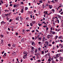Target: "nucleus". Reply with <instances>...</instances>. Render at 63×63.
<instances>
[{"label": "nucleus", "instance_id": "c85d7f7f", "mask_svg": "<svg viewBox=\"0 0 63 63\" xmlns=\"http://www.w3.org/2000/svg\"><path fill=\"white\" fill-rule=\"evenodd\" d=\"M30 25H31V26H33V24H32V23H30Z\"/></svg>", "mask_w": 63, "mask_h": 63}, {"label": "nucleus", "instance_id": "f257e3e1", "mask_svg": "<svg viewBox=\"0 0 63 63\" xmlns=\"http://www.w3.org/2000/svg\"><path fill=\"white\" fill-rule=\"evenodd\" d=\"M49 8H50V9H51L52 8V6L51 5H49Z\"/></svg>", "mask_w": 63, "mask_h": 63}, {"label": "nucleus", "instance_id": "680f3d73", "mask_svg": "<svg viewBox=\"0 0 63 63\" xmlns=\"http://www.w3.org/2000/svg\"><path fill=\"white\" fill-rule=\"evenodd\" d=\"M10 22H11L12 21V19H10Z\"/></svg>", "mask_w": 63, "mask_h": 63}, {"label": "nucleus", "instance_id": "6e6552de", "mask_svg": "<svg viewBox=\"0 0 63 63\" xmlns=\"http://www.w3.org/2000/svg\"><path fill=\"white\" fill-rule=\"evenodd\" d=\"M60 45L61 46V48H63V45H61V44H60Z\"/></svg>", "mask_w": 63, "mask_h": 63}, {"label": "nucleus", "instance_id": "13d9d810", "mask_svg": "<svg viewBox=\"0 0 63 63\" xmlns=\"http://www.w3.org/2000/svg\"><path fill=\"white\" fill-rule=\"evenodd\" d=\"M44 59H43L42 60V61H44Z\"/></svg>", "mask_w": 63, "mask_h": 63}, {"label": "nucleus", "instance_id": "49530a36", "mask_svg": "<svg viewBox=\"0 0 63 63\" xmlns=\"http://www.w3.org/2000/svg\"><path fill=\"white\" fill-rule=\"evenodd\" d=\"M34 31H34V30H33V31H32V33H33V32H34Z\"/></svg>", "mask_w": 63, "mask_h": 63}, {"label": "nucleus", "instance_id": "4be33fe9", "mask_svg": "<svg viewBox=\"0 0 63 63\" xmlns=\"http://www.w3.org/2000/svg\"><path fill=\"white\" fill-rule=\"evenodd\" d=\"M16 7V5H15V4L14 5V8Z\"/></svg>", "mask_w": 63, "mask_h": 63}, {"label": "nucleus", "instance_id": "6ab92c4d", "mask_svg": "<svg viewBox=\"0 0 63 63\" xmlns=\"http://www.w3.org/2000/svg\"><path fill=\"white\" fill-rule=\"evenodd\" d=\"M20 18L21 20H22L23 19V18L21 16L20 17Z\"/></svg>", "mask_w": 63, "mask_h": 63}, {"label": "nucleus", "instance_id": "dca6fc26", "mask_svg": "<svg viewBox=\"0 0 63 63\" xmlns=\"http://www.w3.org/2000/svg\"><path fill=\"white\" fill-rule=\"evenodd\" d=\"M21 42H24V39L23 38V39H21Z\"/></svg>", "mask_w": 63, "mask_h": 63}, {"label": "nucleus", "instance_id": "6e6d98bb", "mask_svg": "<svg viewBox=\"0 0 63 63\" xmlns=\"http://www.w3.org/2000/svg\"><path fill=\"white\" fill-rule=\"evenodd\" d=\"M47 54H46V55H45V56H46V57H47Z\"/></svg>", "mask_w": 63, "mask_h": 63}, {"label": "nucleus", "instance_id": "2f4dec72", "mask_svg": "<svg viewBox=\"0 0 63 63\" xmlns=\"http://www.w3.org/2000/svg\"><path fill=\"white\" fill-rule=\"evenodd\" d=\"M34 55H36V56H38L37 53H35Z\"/></svg>", "mask_w": 63, "mask_h": 63}, {"label": "nucleus", "instance_id": "58836bf2", "mask_svg": "<svg viewBox=\"0 0 63 63\" xmlns=\"http://www.w3.org/2000/svg\"><path fill=\"white\" fill-rule=\"evenodd\" d=\"M47 11L46 12H45V14L46 15V14H47Z\"/></svg>", "mask_w": 63, "mask_h": 63}, {"label": "nucleus", "instance_id": "f03ea898", "mask_svg": "<svg viewBox=\"0 0 63 63\" xmlns=\"http://www.w3.org/2000/svg\"><path fill=\"white\" fill-rule=\"evenodd\" d=\"M23 10H24V8H23L21 10V12L22 13H23Z\"/></svg>", "mask_w": 63, "mask_h": 63}, {"label": "nucleus", "instance_id": "473e14b6", "mask_svg": "<svg viewBox=\"0 0 63 63\" xmlns=\"http://www.w3.org/2000/svg\"><path fill=\"white\" fill-rule=\"evenodd\" d=\"M52 63H55L54 62V61L53 60L52 61Z\"/></svg>", "mask_w": 63, "mask_h": 63}, {"label": "nucleus", "instance_id": "0eeeda50", "mask_svg": "<svg viewBox=\"0 0 63 63\" xmlns=\"http://www.w3.org/2000/svg\"><path fill=\"white\" fill-rule=\"evenodd\" d=\"M52 34H55V32L53 31L52 32Z\"/></svg>", "mask_w": 63, "mask_h": 63}, {"label": "nucleus", "instance_id": "c756f323", "mask_svg": "<svg viewBox=\"0 0 63 63\" xmlns=\"http://www.w3.org/2000/svg\"><path fill=\"white\" fill-rule=\"evenodd\" d=\"M8 15H9L8 14H5V16H8Z\"/></svg>", "mask_w": 63, "mask_h": 63}, {"label": "nucleus", "instance_id": "de8ad7c7", "mask_svg": "<svg viewBox=\"0 0 63 63\" xmlns=\"http://www.w3.org/2000/svg\"><path fill=\"white\" fill-rule=\"evenodd\" d=\"M57 48H58V47H59L57 45Z\"/></svg>", "mask_w": 63, "mask_h": 63}, {"label": "nucleus", "instance_id": "4c0bfd02", "mask_svg": "<svg viewBox=\"0 0 63 63\" xmlns=\"http://www.w3.org/2000/svg\"><path fill=\"white\" fill-rule=\"evenodd\" d=\"M43 27H44L45 28H46V27H47L46 26H43Z\"/></svg>", "mask_w": 63, "mask_h": 63}, {"label": "nucleus", "instance_id": "a18cd8bd", "mask_svg": "<svg viewBox=\"0 0 63 63\" xmlns=\"http://www.w3.org/2000/svg\"><path fill=\"white\" fill-rule=\"evenodd\" d=\"M36 31H37V32H39V31L38 30L36 29Z\"/></svg>", "mask_w": 63, "mask_h": 63}, {"label": "nucleus", "instance_id": "603ef678", "mask_svg": "<svg viewBox=\"0 0 63 63\" xmlns=\"http://www.w3.org/2000/svg\"><path fill=\"white\" fill-rule=\"evenodd\" d=\"M53 28L52 27H51L50 28V30H52V28Z\"/></svg>", "mask_w": 63, "mask_h": 63}, {"label": "nucleus", "instance_id": "3c124183", "mask_svg": "<svg viewBox=\"0 0 63 63\" xmlns=\"http://www.w3.org/2000/svg\"><path fill=\"white\" fill-rule=\"evenodd\" d=\"M9 6H12L13 5H12V4H10V5H9Z\"/></svg>", "mask_w": 63, "mask_h": 63}, {"label": "nucleus", "instance_id": "4d7b16f0", "mask_svg": "<svg viewBox=\"0 0 63 63\" xmlns=\"http://www.w3.org/2000/svg\"><path fill=\"white\" fill-rule=\"evenodd\" d=\"M3 61H4V60H3V59L1 60V61L2 62H3Z\"/></svg>", "mask_w": 63, "mask_h": 63}, {"label": "nucleus", "instance_id": "72a5a7b5", "mask_svg": "<svg viewBox=\"0 0 63 63\" xmlns=\"http://www.w3.org/2000/svg\"><path fill=\"white\" fill-rule=\"evenodd\" d=\"M38 49L39 51L40 50H41V48H38Z\"/></svg>", "mask_w": 63, "mask_h": 63}, {"label": "nucleus", "instance_id": "4468645a", "mask_svg": "<svg viewBox=\"0 0 63 63\" xmlns=\"http://www.w3.org/2000/svg\"><path fill=\"white\" fill-rule=\"evenodd\" d=\"M58 16H58V17L59 18H60V19H61V16H60L59 15H58Z\"/></svg>", "mask_w": 63, "mask_h": 63}, {"label": "nucleus", "instance_id": "1a4fd4ad", "mask_svg": "<svg viewBox=\"0 0 63 63\" xmlns=\"http://www.w3.org/2000/svg\"><path fill=\"white\" fill-rule=\"evenodd\" d=\"M1 43L2 44H3V39H1Z\"/></svg>", "mask_w": 63, "mask_h": 63}, {"label": "nucleus", "instance_id": "f8f14e48", "mask_svg": "<svg viewBox=\"0 0 63 63\" xmlns=\"http://www.w3.org/2000/svg\"><path fill=\"white\" fill-rule=\"evenodd\" d=\"M4 22L3 21H2L1 22V24H4Z\"/></svg>", "mask_w": 63, "mask_h": 63}, {"label": "nucleus", "instance_id": "9b49d317", "mask_svg": "<svg viewBox=\"0 0 63 63\" xmlns=\"http://www.w3.org/2000/svg\"><path fill=\"white\" fill-rule=\"evenodd\" d=\"M12 47H16V44H13V45H12Z\"/></svg>", "mask_w": 63, "mask_h": 63}, {"label": "nucleus", "instance_id": "f3484780", "mask_svg": "<svg viewBox=\"0 0 63 63\" xmlns=\"http://www.w3.org/2000/svg\"><path fill=\"white\" fill-rule=\"evenodd\" d=\"M51 11H52L54 13L55 10H54L53 9H52V10H51Z\"/></svg>", "mask_w": 63, "mask_h": 63}, {"label": "nucleus", "instance_id": "7c9ffc66", "mask_svg": "<svg viewBox=\"0 0 63 63\" xmlns=\"http://www.w3.org/2000/svg\"><path fill=\"white\" fill-rule=\"evenodd\" d=\"M45 44H48V42L47 41H46L45 42Z\"/></svg>", "mask_w": 63, "mask_h": 63}, {"label": "nucleus", "instance_id": "864d4df0", "mask_svg": "<svg viewBox=\"0 0 63 63\" xmlns=\"http://www.w3.org/2000/svg\"><path fill=\"white\" fill-rule=\"evenodd\" d=\"M30 16L31 17V18H32V15H31Z\"/></svg>", "mask_w": 63, "mask_h": 63}, {"label": "nucleus", "instance_id": "c03bdc74", "mask_svg": "<svg viewBox=\"0 0 63 63\" xmlns=\"http://www.w3.org/2000/svg\"><path fill=\"white\" fill-rule=\"evenodd\" d=\"M46 29V30H48V28L47 27Z\"/></svg>", "mask_w": 63, "mask_h": 63}, {"label": "nucleus", "instance_id": "412c9836", "mask_svg": "<svg viewBox=\"0 0 63 63\" xmlns=\"http://www.w3.org/2000/svg\"><path fill=\"white\" fill-rule=\"evenodd\" d=\"M56 57H59V56H58V54H57V55L56 56Z\"/></svg>", "mask_w": 63, "mask_h": 63}, {"label": "nucleus", "instance_id": "338daca9", "mask_svg": "<svg viewBox=\"0 0 63 63\" xmlns=\"http://www.w3.org/2000/svg\"><path fill=\"white\" fill-rule=\"evenodd\" d=\"M32 39L33 40H34V39H35V38H34L33 37L32 38Z\"/></svg>", "mask_w": 63, "mask_h": 63}, {"label": "nucleus", "instance_id": "37998d69", "mask_svg": "<svg viewBox=\"0 0 63 63\" xmlns=\"http://www.w3.org/2000/svg\"><path fill=\"white\" fill-rule=\"evenodd\" d=\"M1 37H2L3 38V37H4V36L2 35H1Z\"/></svg>", "mask_w": 63, "mask_h": 63}, {"label": "nucleus", "instance_id": "423d86ee", "mask_svg": "<svg viewBox=\"0 0 63 63\" xmlns=\"http://www.w3.org/2000/svg\"><path fill=\"white\" fill-rule=\"evenodd\" d=\"M27 56V54H26V55H24L23 56V58L24 59H25V57H25L26 56Z\"/></svg>", "mask_w": 63, "mask_h": 63}, {"label": "nucleus", "instance_id": "bf43d9fd", "mask_svg": "<svg viewBox=\"0 0 63 63\" xmlns=\"http://www.w3.org/2000/svg\"><path fill=\"white\" fill-rule=\"evenodd\" d=\"M37 37H36L35 38V40H36L37 39Z\"/></svg>", "mask_w": 63, "mask_h": 63}, {"label": "nucleus", "instance_id": "bb28decb", "mask_svg": "<svg viewBox=\"0 0 63 63\" xmlns=\"http://www.w3.org/2000/svg\"><path fill=\"white\" fill-rule=\"evenodd\" d=\"M31 48H32V50H33V49H34V47H32Z\"/></svg>", "mask_w": 63, "mask_h": 63}, {"label": "nucleus", "instance_id": "c9c22d12", "mask_svg": "<svg viewBox=\"0 0 63 63\" xmlns=\"http://www.w3.org/2000/svg\"><path fill=\"white\" fill-rule=\"evenodd\" d=\"M8 30H9V31H10L11 30V29H10V28H8Z\"/></svg>", "mask_w": 63, "mask_h": 63}, {"label": "nucleus", "instance_id": "052dcab7", "mask_svg": "<svg viewBox=\"0 0 63 63\" xmlns=\"http://www.w3.org/2000/svg\"><path fill=\"white\" fill-rule=\"evenodd\" d=\"M39 2H40V3H43V2H42V1H40Z\"/></svg>", "mask_w": 63, "mask_h": 63}, {"label": "nucleus", "instance_id": "2eb2a0df", "mask_svg": "<svg viewBox=\"0 0 63 63\" xmlns=\"http://www.w3.org/2000/svg\"><path fill=\"white\" fill-rule=\"evenodd\" d=\"M25 11H26V10H28V8H27V7H26L25 8Z\"/></svg>", "mask_w": 63, "mask_h": 63}, {"label": "nucleus", "instance_id": "393cba45", "mask_svg": "<svg viewBox=\"0 0 63 63\" xmlns=\"http://www.w3.org/2000/svg\"><path fill=\"white\" fill-rule=\"evenodd\" d=\"M42 23H44V24H46V23H45V21H44Z\"/></svg>", "mask_w": 63, "mask_h": 63}, {"label": "nucleus", "instance_id": "7ed1b4c3", "mask_svg": "<svg viewBox=\"0 0 63 63\" xmlns=\"http://www.w3.org/2000/svg\"><path fill=\"white\" fill-rule=\"evenodd\" d=\"M32 44L33 46V45L34 46V45H35V43L34 42H33L32 43Z\"/></svg>", "mask_w": 63, "mask_h": 63}, {"label": "nucleus", "instance_id": "f704fd0d", "mask_svg": "<svg viewBox=\"0 0 63 63\" xmlns=\"http://www.w3.org/2000/svg\"><path fill=\"white\" fill-rule=\"evenodd\" d=\"M63 12H61L60 13L61 15H63Z\"/></svg>", "mask_w": 63, "mask_h": 63}, {"label": "nucleus", "instance_id": "aec40b11", "mask_svg": "<svg viewBox=\"0 0 63 63\" xmlns=\"http://www.w3.org/2000/svg\"><path fill=\"white\" fill-rule=\"evenodd\" d=\"M37 51H38V50H37V49L35 50V53H36V52H37Z\"/></svg>", "mask_w": 63, "mask_h": 63}, {"label": "nucleus", "instance_id": "5701e85b", "mask_svg": "<svg viewBox=\"0 0 63 63\" xmlns=\"http://www.w3.org/2000/svg\"><path fill=\"white\" fill-rule=\"evenodd\" d=\"M62 38V36H60L59 37H58L59 39H61Z\"/></svg>", "mask_w": 63, "mask_h": 63}, {"label": "nucleus", "instance_id": "ddd939ff", "mask_svg": "<svg viewBox=\"0 0 63 63\" xmlns=\"http://www.w3.org/2000/svg\"><path fill=\"white\" fill-rule=\"evenodd\" d=\"M18 18H19V17L17 16V17L16 18V20H18Z\"/></svg>", "mask_w": 63, "mask_h": 63}, {"label": "nucleus", "instance_id": "a19ab883", "mask_svg": "<svg viewBox=\"0 0 63 63\" xmlns=\"http://www.w3.org/2000/svg\"><path fill=\"white\" fill-rule=\"evenodd\" d=\"M38 62H41V61L40 60H38L37 61Z\"/></svg>", "mask_w": 63, "mask_h": 63}, {"label": "nucleus", "instance_id": "e433bc0d", "mask_svg": "<svg viewBox=\"0 0 63 63\" xmlns=\"http://www.w3.org/2000/svg\"><path fill=\"white\" fill-rule=\"evenodd\" d=\"M60 29H58L57 30V31H58V32L59 31H60Z\"/></svg>", "mask_w": 63, "mask_h": 63}, {"label": "nucleus", "instance_id": "e2e57ef3", "mask_svg": "<svg viewBox=\"0 0 63 63\" xmlns=\"http://www.w3.org/2000/svg\"><path fill=\"white\" fill-rule=\"evenodd\" d=\"M32 58H34V59H35V56H33L32 57Z\"/></svg>", "mask_w": 63, "mask_h": 63}, {"label": "nucleus", "instance_id": "20e7f679", "mask_svg": "<svg viewBox=\"0 0 63 63\" xmlns=\"http://www.w3.org/2000/svg\"><path fill=\"white\" fill-rule=\"evenodd\" d=\"M23 54H24V55H25V54L26 55V54H27V52L26 51H24L23 52Z\"/></svg>", "mask_w": 63, "mask_h": 63}, {"label": "nucleus", "instance_id": "a878e982", "mask_svg": "<svg viewBox=\"0 0 63 63\" xmlns=\"http://www.w3.org/2000/svg\"><path fill=\"white\" fill-rule=\"evenodd\" d=\"M0 2H1V3H2V4H3V1H2V0H0Z\"/></svg>", "mask_w": 63, "mask_h": 63}, {"label": "nucleus", "instance_id": "5fc2aeb1", "mask_svg": "<svg viewBox=\"0 0 63 63\" xmlns=\"http://www.w3.org/2000/svg\"><path fill=\"white\" fill-rule=\"evenodd\" d=\"M6 53H5L4 54V56H6Z\"/></svg>", "mask_w": 63, "mask_h": 63}, {"label": "nucleus", "instance_id": "ea45409f", "mask_svg": "<svg viewBox=\"0 0 63 63\" xmlns=\"http://www.w3.org/2000/svg\"><path fill=\"white\" fill-rule=\"evenodd\" d=\"M52 44L53 45L54 44V42L53 41V42H52Z\"/></svg>", "mask_w": 63, "mask_h": 63}, {"label": "nucleus", "instance_id": "79ce46f5", "mask_svg": "<svg viewBox=\"0 0 63 63\" xmlns=\"http://www.w3.org/2000/svg\"><path fill=\"white\" fill-rule=\"evenodd\" d=\"M44 53V52L43 51H42V54H43V53Z\"/></svg>", "mask_w": 63, "mask_h": 63}, {"label": "nucleus", "instance_id": "0e129e2a", "mask_svg": "<svg viewBox=\"0 0 63 63\" xmlns=\"http://www.w3.org/2000/svg\"><path fill=\"white\" fill-rule=\"evenodd\" d=\"M54 1H56V2L58 1V0H54Z\"/></svg>", "mask_w": 63, "mask_h": 63}, {"label": "nucleus", "instance_id": "cd10ccee", "mask_svg": "<svg viewBox=\"0 0 63 63\" xmlns=\"http://www.w3.org/2000/svg\"><path fill=\"white\" fill-rule=\"evenodd\" d=\"M57 21H58V23H59V20H57Z\"/></svg>", "mask_w": 63, "mask_h": 63}, {"label": "nucleus", "instance_id": "8fccbe9b", "mask_svg": "<svg viewBox=\"0 0 63 63\" xmlns=\"http://www.w3.org/2000/svg\"><path fill=\"white\" fill-rule=\"evenodd\" d=\"M60 41L61 42V43H62V42H63V41H62V40H60Z\"/></svg>", "mask_w": 63, "mask_h": 63}, {"label": "nucleus", "instance_id": "09e8293b", "mask_svg": "<svg viewBox=\"0 0 63 63\" xmlns=\"http://www.w3.org/2000/svg\"><path fill=\"white\" fill-rule=\"evenodd\" d=\"M8 46L9 47H11V45H10V44H8Z\"/></svg>", "mask_w": 63, "mask_h": 63}, {"label": "nucleus", "instance_id": "9d476101", "mask_svg": "<svg viewBox=\"0 0 63 63\" xmlns=\"http://www.w3.org/2000/svg\"><path fill=\"white\" fill-rule=\"evenodd\" d=\"M32 23H33V24H34L35 23V21H32Z\"/></svg>", "mask_w": 63, "mask_h": 63}, {"label": "nucleus", "instance_id": "39448f33", "mask_svg": "<svg viewBox=\"0 0 63 63\" xmlns=\"http://www.w3.org/2000/svg\"><path fill=\"white\" fill-rule=\"evenodd\" d=\"M47 37L48 39H49L50 38V35H49L47 36Z\"/></svg>", "mask_w": 63, "mask_h": 63}, {"label": "nucleus", "instance_id": "774afa93", "mask_svg": "<svg viewBox=\"0 0 63 63\" xmlns=\"http://www.w3.org/2000/svg\"><path fill=\"white\" fill-rule=\"evenodd\" d=\"M31 60H33V58H31Z\"/></svg>", "mask_w": 63, "mask_h": 63}, {"label": "nucleus", "instance_id": "69168bd1", "mask_svg": "<svg viewBox=\"0 0 63 63\" xmlns=\"http://www.w3.org/2000/svg\"><path fill=\"white\" fill-rule=\"evenodd\" d=\"M21 62H22V59H21Z\"/></svg>", "mask_w": 63, "mask_h": 63}, {"label": "nucleus", "instance_id": "a211bd4d", "mask_svg": "<svg viewBox=\"0 0 63 63\" xmlns=\"http://www.w3.org/2000/svg\"><path fill=\"white\" fill-rule=\"evenodd\" d=\"M48 62H50L51 61V60L50 59H49L48 60Z\"/></svg>", "mask_w": 63, "mask_h": 63}, {"label": "nucleus", "instance_id": "b1692460", "mask_svg": "<svg viewBox=\"0 0 63 63\" xmlns=\"http://www.w3.org/2000/svg\"><path fill=\"white\" fill-rule=\"evenodd\" d=\"M20 3L21 4L24 5V3H23V2H20Z\"/></svg>", "mask_w": 63, "mask_h": 63}]
</instances>
